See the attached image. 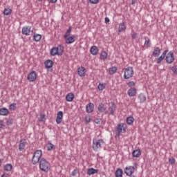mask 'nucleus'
<instances>
[{"label": "nucleus", "mask_w": 177, "mask_h": 177, "mask_svg": "<svg viewBox=\"0 0 177 177\" xmlns=\"http://www.w3.org/2000/svg\"><path fill=\"white\" fill-rule=\"evenodd\" d=\"M39 167L43 172H48L50 169V163H49L45 158H41L39 162Z\"/></svg>", "instance_id": "obj_1"}, {"label": "nucleus", "mask_w": 177, "mask_h": 177, "mask_svg": "<svg viewBox=\"0 0 177 177\" xmlns=\"http://www.w3.org/2000/svg\"><path fill=\"white\" fill-rule=\"evenodd\" d=\"M64 52V46L62 45H58L57 47H53L50 50V55L51 56H63Z\"/></svg>", "instance_id": "obj_2"}, {"label": "nucleus", "mask_w": 177, "mask_h": 177, "mask_svg": "<svg viewBox=\"0 0 177 177\" xmlns=\"http://www.w3.org/2000/svg\"><path fill=\"white\" fill-rule=\"evenodd\" d=\"M104 145V141L103 139H93V150L94 151H99L102 149V146Z\"/></svg>", "instance_id": "obj_3"}, {"label": "nucleus", "mask_w": 177, "mask_h": 177, "mask_svg": "<svg viewBox=\"0 0 177 177\" xmlns=\"http://www.w3.org/2000/svg\"><path fill=\"white\" fill-rule=\"evenodd\" d=\"M42 157V150H37L32 156V164L33 165H35L37 162H39L41 161V158Z\"/></svg>", "instance_id": "obj_4"}, {"label": "nucleus", "mask_w": 177, "mask_h": 177, "mask_svg": "<svg viewBox=\"0 0 177 177\" xmlns=\"http://www.w3.org/2000/svg\"><path fill=\"white\" fill-rule=\"evenodd\" d=\"M133 68L129 66L124 69V80H129L133 77Z\"/></svg>", "instance_id": "obj_5"}, {"label": "nucleus", "mask_w": 177, "mask_h": 177, "mask_svg": "<svg viewBox=\"0 0 177 177\" xmlns=\"http://www.w3.org/2000/svg\"><path fill=\"white\" fill-rule=\"evenodd\" d=\"M124 125H125V124L122 122H120L117 124L116 135H118V136H120L121 133H125V132H127V130L124 128Z\"/></svg>", "instance_id": "obj_6"}, {"label": "nucleus", "mask_w": 177, "mask_h": 177, "mask_svg": "<svg viewBox=\"0 0 177 177\" xmlns=\"http://www.w3.org/2000/svg\"><path fill=\"white\" fill-rule=\"evenodd\" d=\"M165 61L168 64H172V63H174L175 61V55H174V52L169 51L167 54H166Z\"/></svg>", "instance_id": "obj_7"}, {"label": "nucleus", "mask_w": 177, "mask_h": 177, "mask_svg": "<svg viewBox=\"0 0 177 177\" xmlns=\"http://www.w3.org/2000/svg\"><path fill=\"white\" fill-rule=\"evenodd\" d=\"M135 172V167L133 166H128L124 168V174L127 176H132V174Z\"/></svg>", "instance_id": "obj_8"}, {"label": "nucleus", "mask_w": 177, "mask_h": 177, "mask_svg": "<svg viewBox=\"0 0 177 177\" xmlns=\"http://www.w3.org/2000/svg\"><path fill=\"white\" fill-rule=\"evenodd\" d=\"M27 79L29 80V82H34L37 80V72L35 71H31L28 74Z\"/></svg>", "instance_id": "obj_9"}, {"label": "nucleus", "mask_w": 177, "mask_h": 177, "mask_svg": "<svg viewBox=\"0 0 177 177\" xmlns=\"http://www.w3.org/2000/svg\"><path fill=\"white\" fill-rule=\"evenodd\" d=\"M97 110L99 113H104V114H107V108L104 103H100L97 106Z\"/></svg>", "instance_id": "obj_10"}, {"label": "nucleus", "mask_w": 177, "mask_h": 177, "mask_svg": "<svg viewBox=\"0 0 177 177\" xmlns=\"http://www.w3.org/2000/svg\"><path fill=\"white\" fill-rule=\"evenodd\" d=\"M77 74L80 77H85L86 74V68L84 66H80L77 68Z\"/></svg>", "instance_id": "obj_11"}, {"label": "nucleus", "mask_w": 177, "mask_h": 177, "mask_svg": "<svg viewBox=\"0 0 177 177\" xmlns=\"http://www.w3.org/2000/svg\"><path fill=\"white\" fill-rule=\"evenodd\" d=\"M93 110H95V104H93L92 102H89L86 106V113L90 114V113L93 112Z\"/></svg>", "instance_id": "obj_12"}, {"label": "nucleus", "mask_w": 177, "mask_h": 177, "mask_svg": "<svg viewBox=\"0 0 177 177\" xmlns=\"http://www.w3.org/2000/svg\"><path fill=\"white\" fill-rule=\"evenodd\" d=\"M115 109H117V106L115 105V102H111V106H109V115H114V113L115 112Z\"/></svg>", "instance_id": "obj_13"}, {"label": "nucleus", "mask_w": 177, "mask_h": 177, "mask_svg": "<svg viewBox=\"0 0 177 177\" xmlns=\"http://www.w3.org/2000/svg\"><path fill=\"white\" fill-rule=\"evenodd\" d=\"M23 35H30L31 32V26H24L21 31Z\"/></svg>", "instance_id": "obj_14"}, {"label": "nucleus", "mask_w": 177, "mask_h": 177, "mask_svg": "<svg viewBox=\"0 0 177 177\" xmlns=\"http://www.w3.org/2000/svg\"><path fill=\"white\" fill-rule=\"evenodd\" d=\"M167 53H168V49L165 50L164 52L160 55V57L157 59V64H161V62L164 60L165 56H167Z\"/></svg>", "instance_id": "obj_15"}, {"label": "nucleus", "mask_w": 177, "mask_h": 177, "mask_svg": "<svg viewBox=\"0 0 177 177\" xmlns=\"http://www.w3.org/2000/svg\"><path fill=\"white\" fill-rule=\"evenodd\" d=\"M62 121H63V111H59L57 113L56 122L57 124H62Z\"/></svg>", "instance_id": "obj_16"}, {"label": "nucleus", "mask_w": 177, "mask_h": 177, "mask_svg": "<svg viewBox=\"0 0 177 177\" xmlns=\"http://www.w3.org/2000/svg\"><path fill=\"white\" fill-rule=\"evenodd\" d=\"M65 42L68 45H70L71 44H73V42H75V35L69 36L68 37H66L65 39Z\"/></svg>", "instance_id": "obj_17"}, {"label": "nucleus", "mask_w": 177, "mask_h": 177, "mask_svg": "<svg viewBox=\"0 0 177 177\" xmlns=\"http://www.w3.org/2000/svg\"><path fill=\"white\" fill-rule=\"evenodd\" d=\"M99 53V48L96 46H92L90 48V53L93 55V56H96Z\"/></svg>", "instance_id": "obj_18"}, {"label": "nucleus", "mask_w": 177, "mask_h": 177, "mask_svg": "<svg viewBox=\"0 0 177 177\" xmlns=\"http://www.w3.org/2000/svg\"><path fill=\"white\" fill-rule=\"evenodd\" d=\"M136 88L135 87H131L129 91H127V94L129 95V96H130L131 97H133V96H136Z\"/></svg>", "instance_id": "obj_19"}, {"label": "nucleus", "mask_w": 177, "mask_h": 177, "mask_svg": "<svg viewBox=\"0 0 177 177\" xmlns=\"http://www.w3.org/2000/svg\"><path fill=\"white\" fill-rule=\"evenodd\" d=\"M125 30H127V24L124 21L119 24L118 32H123V31H125Z\"/></svg>", "instance_id": "obj_20"}, {"label": "nucleus", "mask_w": 177, "mask_h": 177, "mask_svg": "<svg viewBox=\"0 0 177 177\" xmlns=\"http://www.w3.org/2000/svg\"><path fill=\"white\" fill-rule=\"evenodd\" d=\"M26 144H27V142H26V140L24 139H22L19 141V151H23V150L26 149Z\"/></svg>", "instance_id": "obj_21"}, {"label": "nucleus", "mask_w": 177, "mask_h": 177, "mask_svg": "<svg viewBox=\"0 0 177 177\" xmlns=\"http://www.w3.org/2000/svg\"><path fill=\"white\" fill-rule=\"evenodd\" d=\"M161 55V49L160 47H155L153 51V57H158Z\"/></svg>", "instance_id": "obj_22"}, {"label": "nucleus", "mask_w": 177, "mask_h": 177, "mask_svg": "<svg viewBox=\"0 0 177 177\" xmlns=\"http://www.w3.org/2000/svg\"><path fill=\"white\" fill-rule=\"evenodd\" d=\"M109 56V53L105 50H102L100 56V60H103V62L107 60V57Z\"/></svg>", "instance_id": "obj_23"}, {"label": "nucleus", "mask_w": 177, "mask_h": 177, "mask_svg": "<svg viewBox=\"0 0 177 177\" xmlns=\"http://www.w3.org/2000/svg\"><path fill=\"white\" fill-rule=\"evenodd\" d=\"M99 170L97 169H94L93 167H91L87 170V175L91 176V175H95V174H97Z\"/></svg>", "instance_id": "obj_24"}, {"label": "nucleus", "mask_w": 177, "mask_h": 177, "mask_svg": "<svg viewBox=\"0 0 177 177\" xmlns=\"http://www.w3.org/2000/svg\"><path fill=\"white\" fill-rule=\"evenodd\" d=\"M132 156L136 158H139L142 156V151L140 149H136L133 151Z\"/></svg>", "instance_id": "obj_25"}, {"label": "nucleus", "mask_w": 177, "mask_h": 177, "mask_svg": "<svg viewBox=\"0 0 177 177\" xmlns=\"http://www.w3.org/2000/svg\"><path fill=\"white\" fill-rule=\"evenodd\" d=\"M44 66L46 68H52L53 67V61L47 59L44 62Z\"/></svg>", "instance_id": "obj_26"}, {"label": "nucleus", "mask_w": 177, "mask_h": 177, "mask_svg": "<svg viewBox=\"0 0 177 177\" xmlns=\"http://www.w3.org/2000/svg\"><path fill=\"white\" fill-rule=\"evenodd\" d=\"M75 97V95H74V93H69L66 96V102H73Z\"/></svg>", "instance_id": "obj_27"}, {"label": "nucleus", "mask_w": 177, "mask_h": 177, "mask_svg": "<svg viewBox=\"0 0 177 177\" xmlns=\"http://www.w3.org/2000/svg\"><path fill=\"white\" fill-rule=\"evenodd\" d=\"M41 38H42V35H41L40 34L34 33L33 41H35V42H39Z\"/></svg>", "instance_id": "obj_28"}, {"label": "nucleus", "mask_w": 177, "mask_h": 177, "mask_svg": "<svg viewBox=\"0 0 177 177\" xmlns=\"http://www.w3.org/2000/svg\"><path fill=\"white\" fill-rule=\"evenodd\" d=\"M9 114V109L6 108L0 109V115H8Z\"/></svg>", "instance_id": "obj_29"}, {"label": "nucleus", "mask_w": 177, "mask_h": 177, "mask_svg": "<svg viewBox=\"0 0 177 177\" xmlns=\"http://www.w3.org/2000/svg\"><path fill=\"white\" fill-rule=\"evenodd\" d=\"M134 122H135V118H133V117L132 116L127 117L126 120V122L128 125H132Z\"/></svg>", "instance_id": "obj_30"}, {"label": "nucleus", "mask_w": 177, "mask_h": 177, "mask_svg": "<svg viewBox=\"0 0 177 177\" xmlns=\"http://www.w3.org/2000/svg\"><path fill=\"white\" fill-rule=\"evenodd\" d=\"M138 99L140 103H145V102H146L147 100L146 95H145V94L143 93H140L138 95Z\"/></svg>", "instance_id": "obj_31"}, {"label": "nucleus", "mask_w": 177, "mask_h": 177, "mask_svg": "<svg viewBox=\"0 0 177 177\" xmlns=\"http://www.w3.org/2000/svg\"><path fill=\"white\" fill-rule=\"evenodd\" d=\"M145 43L144 45L146 48H150V45H151V42L150 41V39L149 37H145Z\"/></svg>", "instance_id": "obj_32"}, {"label": "nucleus", "mask_w": 177, "mask_h": 177, "mask_svg": "<svg viewBox=\"0 0 177 177\" xmlns=\"http://www.w3.org/2000/svg\"><path fill=\"white\" fill-rule=\"evenodd\" d=\"M46 147L48 151H52V150H55V145L52 144V142L47 143Z\"/></svg>", "instance_id": "obj_33"}, {"label": "nucleus", "mask_w": 177, "mask_h": 177, "mask_svg": "<svg viewBox=\"0 0 177 177\" xmlns=\"http://www.w3.org/2000/svg\"><path fill=\"white\" fill-rule=\"evenodd\" d=\"M109 73L110 75H113V74H115V73H117V67L112 66V67L109 68Z\"/></svg>", "instance_id": "obj_34"}, {"label": "nucleus", "mask_w": 177, "mask_h": 177, "mask_svg": "<svg viewBox=\"0 0 177 177\" xmlns=\"http://www.w3.org/2000/svg\"><path fill=\"white\" fill-rule=\"evenodd\" d=\"M4 16H10L12 15V9L8 8H5L3 10Z\"/></svg>", "instance_id": "obj_35"}, {"label": "nucleus", "mask_w": 177, "mask_h": 177, "mask_svg": "<svg viewBox=\"0 0 177 177\" xmlns=\"http://www.w3.org/2000/svg\"><path fill=\"white\" fill-rule=\"evenodd\" d=\"M123 171L122 169H118L115 172V177H122Z\"/></svg>", "instance_id": "obj_36"}, {"label": "nucleus", "mask_w": 177, "mask_h": 177, "mask_svg": "<svg viewBox=\"0 0 177 177\" xmlns=\"http://www.w3.org/2000/svg\"><path fill=\"white\" fill-rule=\"evenodd\" d=\"M71 35V26H70L64 35V38H68Z\"/></svg>", "instance_id": "obj_37"}, {"label": "nucleus", "mask_w": 177, "mask_h": 177, "mask_svg": "<svg viewBox=\"0 0 177 177\" xmlns=\"http://www.w3.org/2000/svg\"><path fill=\"white\" fill-rule=\"evenodd\" d=\"M12 168H13V166L12 165V164L8 163L4 166V171H12Z\"/></svg>", "instance_id": "obj_38"}, {"label": "nucleus", "mask_w": 177, "mask_h": 177, "mask_svg": "<svg viewBox=\"0 0 177 177\" xmlns=\"http://www.w3.org/2000/svg\"><path fill=\"white\" fill-rule=\"evenodd\" d=\"M97 88L99 91H103L106 88V83L104 84L99 83Z\"/></svg>", "instance_id": "obj_39"}, {"label": "nucleus", "mask_w": 177, "mask_h": 177, "mask_svg": "<svg viewBox=\"0 0 177 177\" xmlns=\"http://www.w3.org/2000/svg\"><path fill=\"white\" fill-rule=\"evenodd\" d=\"M9 110L10 111H15L16 110V103H12L9 105Z\"/></svg>", "instance_id": "obj_40"}, {"label": "nucleus", "mask_w": 177, "mask_h": 177, "mask_svg": "<svg viewBox=\"0 0 177 177\" xmlns=\"http://www.w3.org/2000/svg\"><path fill=\"white\" fill-rule=\"evenodd\" d=\"M171 71L175 75H177V66L176 64H174L171 68Z\"/></svg>", "instance_id": "obj_41"}, {"label": "nucleus", "mask_w": 177, "mask_h": 177, "mask_svg": "<svg viewBox=\"0 0 177 177\" xmlns=\"http://www.w3.org/2000/svg\"><path fill=\"white\" fill-rule=\"evenodd\" d=\"M84 120H85V124H89V122H91V115H86L84 118Z\"/></svg>", "instance_id": "obj_42"}, {"label": "nucleus", "mask_w": 177, "mask_h": 177, "mask_svg": "<svg viewBox=\"0 0 177 177\" xmlns=\"http://www.w3.org/2000/svg\"><path fill=\"white\" fill-rule=\"evenodd\" d=\"M169 164H171V165H174V164H175L176 160H175V158L171 157V158H169Z\"/></svg>", "instance_id": "obj_43"}, {"label": "nucleus", "mask_w": 177, "mask_h": 177, "mask_svg": "<svg viewBox=\"0 0 177 177\" xmlns=\"http://www.w3.org/2000/svg\"><path fill=\"white\" fill-rule=\"evenodd\" d=\"M127 85H128V86H129V88H132V86H135V85H136V84L135 83V82L131 81V82H129L127 84Z\"/></svg>", "instance_id": "obj_44"}, {"label": "nucleus", "mask_w": 177, "mask_h": 177, "mask_svg": "<svg viewBox=\"0 0 177 177\" xmlns=\"http://www.w3.org/2000/svg\"><path fill=\"white\" fill-rule=\"evenodd\" d=\"M12 124H13V122L12 121L11 119L7 120V121H6V125H7L8 127H10V125H12Z\"/></svg>", "instance_id": "obj_45"}, {"label": "nucleus", "mask_w": 177, "mask_h": 177, "mask_svg": "<svg viewBox=\"0 0 177 177\" xmlns=\"http://www.w3.org/2000/svg\"><path fill=\"white\" fill-rule=\"evenodd\" d=\"M89 1H90L93 5H96L97 3H99V0H89Z\"/></svg>", "instance_id": "obj_46"}, {"label": "nucleus", "mask_w": 177, "mask_h": 177, "mask_svg": "<svg viewBox=\"0 0 177 177\" xmlns=\"http://www.w3.org/2000/svg\"><path fill=\"white\" fill-rule=\"evenodd\" d=\"M77 174H78V170L74 169V170L72 171V176H75L77 175Z\"/></svg>", "instance_id": "obj_47"}, {"label": "nucleus", "mask_w": 177, "mask_h": 177, "mask_svg": "<svg viewBox=\"0 0 177 177\" xmlns=\"http://www.w3.org/2000/svg\"><path fill=\"white\" fill-rule=\"evenodd\" d=\"M136 37H138V33L134 32L133 34L131 35V37L133 38V39H136Z\"/></svg>", "instance_id": "obj_48"}, {"label": "nucleus", "mask_w": 177, "mask_h": 177, "mask_svg": "<svg viewBox=\"0 0 177 177\" xmlns=\"http://www.w3.org/2000/svg\"><path fill=\"white\" fill-rule=\"evenodd\" d=\"M100 121H102V119H95L94 120V122H95L96 124H100Z\"/></svg>", "instance_id": "obj_49"}, {"label": "nucleus", "mask_w": 177, "mask_h": 177, "mask_svg": "<svg viewBox=\"0 0 177 177\" xmlns=\"http://www.w3.org/2000/svg\"><path fill=\"white\" fill-rule=\"evenodd\" d=\"M104 20H105L106 24H107L108 23H110V19H109V17H105Z\"/></svg>", "instance_id": "obj_50"}, {"label": "nucleus", "mask_w": 177, "mask_h": 177, "mask_svg": "<svg viewBox=\"0 0 177 177\" xmlns=\"http://www.w3.org/2000/svg\"><path fill=\"white\" fill-rule=\"evenodd\" d=\"M3 127V120H0V128Z\"/></svg>", "instance_id": "obj_51"}, {"label": "nucleus", "mask_w": 177, "mask_h": 177, "mask_svg": "<svg viewBox=\"0 0 177 177\" xmlns=\"http://www.w3.org/2000/svg\"><path fill=\"white\" fill-rule=\"evenodd\" d=\"M50 3H56L57 2V0H49Z\"/></svg>", "instance_id": "obj_52"}, {"label": "nucleus", "mask_w": 177, "mask_h": 177, "mask_svg": "<svg viewBox=\"0 0 177 177\" xmlns=\"http://www.w3.org/2000/svg\"><path fill=\"white\" fill-rule=\"evenodd\" d=\"M44 118H45V115H42L41 116L40 121H42V120H44Z\"/></svg>", "instance_id": "obj_53"}, {"label": "nucleus", "mask_w": 177, "mask_h": 177, "mask_svg": "<svg viewBox=\"0 0 177 177\" xmlns=\"http://www.w3.org/2000/svg\"><path fill=\"white\" fill-rule=\"evenodd\" d=\"M131 5H135V0L131 1Z\"/></svg>", "instance_id": "obj_54"}, {"label": "nucleus", "mask_w": 177, "mask_h": 177, "mask_svg": "<svg viewBox=\"0 0 177 177\" xmlns=\"http://www.w3.org/2000/svg\"><path fill=\"white\" fill-rule=\"evenodd\" d=\"M2 53V47H0V54Z\"/></svg>", "instance_id": "obj_55"}, {"label": "nucleus", "mask_w": 177, "mask_h": 177, "mask_svg": "<svg viewBox=\"0 0 177 177\" xmlns=\"http://www.w3.org/2000/svg\"><path fill=\"white\" fill-rule=\"evenodd\" d=\"M1 177H8V176L3 174V175H1Z\"/></svg>", "instance_id": "obj_56"}, {"label": "nucleus", "mask_w": 177, "mask_h": 177, "mask_svg": "<svg viewBox=\"0 0 177 177\" xmlns=\"http://www.w3.org/2000/svg\"><path fill=\"white\" fill-rule=\"evenodd\" d=\"M2 165V160L0 159V167Z\"/></svg>", "instance_id": "obj_57"}, {"label": "nucleus", "mask_w": 177, "mask_h": 177, "mask_svg": "<svg viewBox=\"0 0 177 177\" xmlns=\"http://www.w3.org/2000/svg\"><path fill=\"white\" fill-rule=\"evenodd\" d=\"M130 177H136L134 175L130 176Z\"/></svg>", "instance_id": "obj_58"}, {"label": "nucleus", "mask_w": 177, "mask_h": 177, "mask_svg": "<svg viewBox=\"0 0 177 177\" xmlns=\"http://www.w3.org/2000/svg\"><path fill=\"white\" fill-rule=\"evenodd\" d=\"M39 1V2H42V0H38Z\"/></svg>", "instance_id": "obj_59"}]
</instances>
